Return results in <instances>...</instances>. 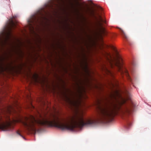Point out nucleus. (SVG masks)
Segmentation results:
<instances>
[{"instance_id": "1", "label": "nucleus", "mask_w": 151, "mask_h": 151, "mask_svg": "<svg viewBox=\"0 0 151 151\" xmlns=\"http://www.w3.org/2000/svg\"><path fill=\"white\" fill-rule=\"evenodd\" d=\"M40 118L36 119L30 115L19 119L18 122L21 123L28 131L34 130L42 126L54 127L62 130H73L77 127L91 125L95 121L90 118H84L82 113L70 116L66 119H60L59 116L52 113L44 114L43 116L39 115Z\"/></svg>"}, {"instance_id": "2", "label": "nucleus", "mask_w": 151, "mask_h": 151, "mask_svg": "<svg viewBox=\"0 0 151 151\" xmlns=\"http://www.w3.org/2000/svg\"><path fill=\"white\" fill-rule=\"evenodd\" d=\"M109 97L111 101L108 105H97V121H111L116 115H127L134 107L133 103L129 104L127 102V100L130 99V94L127 90L125 91L124 97H123L119 92L116 91L111 93Z\"/></svg>"}, {"instance_id": "3", "label": "nucleus", "mask_w": 151, "mask_h": 151, "mask_svg": "<svg viewBox=\"0 0 151 151\" xmlns=\"http://www.w3.org/2000/svg\"><path fill=\"white\" fill-rule=\"evenodd\" d=\"M18 16V14H16L13 16L10 17L8 20L9 22V24L6 29V26H4L1 31L0 32V41L6 44H9V42L14 37L12 34V29L16 26V23L13 20L14 18H16Z\"/></svg>"}, {"instance_id": "4", "label": "nucleus", "mask_w": 151, "mask_h": 151, "mask_svg": "<svg viewBox=\"0 0 151 151\" xmlns=\"http://www.w3.org/2000/svg\"><path fill=\"white\" fill-rule=\"evenodd\" d=\"M114 64L116 65L118 69L122 73H124L129 75L131 74H134L135 73V67L136 64L134 58H132L131 63V66L128 68L123 66L122 64V59L118 52L116 50V54L115 57L112 60Z\"/></svg>"}, {"instance_id": "5", "label": "nucleus", "mask_w": 151, "mask_h": 151, "mask_svg": "<svg viewBox=\"0 0 151 151\" xmlns=\"http://www.w3.org/2000/svg\"><path fill=\"white\" fill-rule=\"evenodd\" d=\"M72 95L71 96H66V101L72 108L74 107L76 110H77L80 104L79 100L77 95Z\"/></svg>"}, {"instance_id": "6", "label": "nucleus", "mask_w": 151, "mask_h": 151, "mask_svg": "<svg viewBox=\"0 0 151 151\" xmlns=\"http://www.w3.org/2000/svg\"><path fill=\"white\" fill-rule=\"evenodd\" d=\"M11 126V121L9 117L0 116V129L4 130Z\"/></svg>"}, {"instance_id": "7", "label": "nucleus", "mask_w": 151, "mask_h": 151, "mask_svg": "<svg viewBox=\"0 0 151 151\" xmlns=\"http://www.w3.org/2000/svg\"><path fill=\"white\" fill-rule=\"evenodd\" d=\"M71 77H72V78L73 79H75V80H78V79H80L81 80H80V81H81V82H80L81 83V84H83L84 85L90 86L91 85V83L90 82V80L91 79V78H88L87 77H88V76H84V77H85L84 78H81L79 79L78 78H77L76 77H77V76H71Z\"/></svg>"}, {"instance_id": "8", "label": "nucleus", "mask_w": 151, "mask_h": 151, "mask_svg": "<svg viewBox=\"0 0 151 151\" xmlns=\"http://www.w3.org/2000/svg\"><path fill=\"white\" fill-rule=\"evenodd\" d=\"M26 79L30 80V82L32 83H37L40 82L41 78L39 77L40 76H26Z\"/></svg>"}, {"instance_id": "9", "label": "nucleus", "mask_w": 151, "mask_h": 151, "mask_svg": "<svg viewBox=\"0 0 151 151\" xmlns=\"http://www.w3.org/2000/svg\"><path fill=\"white\" fill-rule=\"evenodd\" d=\"M121 30V34L123 38L125 39H127L128 37L126 35L124 31L121 28H119Z\"/></svg>"}, {"instance_id": "10", "label": "nucleus", "mask_w": 151, "mask_h": 151, "mask_svg": "<svg viewBox=\"0 0 151 151\" xmlns=\"http://www.w3.org/2000/svg\"><path fill=\"white\" fill-rule=\"evenodd\" d=\"M5 44H6V43L3 42L1 41H0V45H3Z\"/></svg>"}, {"instance_id": "11", "label": "nucleus", "mask_w": 151, "mask_h": 151, "mask_svg": "<svg viewBox=\"0 0 151 151\" xmlns=\"http://www.w3.org/2000/svg\"><path fill=\"white\" fill-rule=\"evenodd\" d=\"M17 134L19 135L20 136L23 137L20 133L18 132H17Z\"/></svg>"}, {"instance_id": "12", "label": "nucleus", "mask_w": 151, "mask_h": 151, "mask_svg": "<svg viewBox=\"0 0 151 151\" xmlns=\"http://www.w3.org/2000/svg\"><path fill=\"white\" fill-rule=\"evenodd\" d=\"M58 78V79H59L61 80V81H62V82H63V83H64V82L63 80H62V79H61L60 78Z\"/></svg>"}, {"instance_id": "13", "label": "nucleus", "mask_w": 151, "mask_h": 151, "mask_svg": "<svg viewBox=\"0 0 151 151\" xmlns=\"http://www.w3.org/2000/svg\"><path fill=\"white\" fill-rule=\"evenodd\" d=\"M128 43L129 44H131V43H130V42L129 41L128 42Z\"/></svg>"}, {"instance_id": "14", "label": "nucleus", "mask_w": 151, "mask_h": 151, "mask_svg": "<svg viewBox=\"0 0 151 151\" xmlns=\"http://www.w3.org/2000/svg\"><path fill=\"white\" fill-rule=\"evenodd\" d=\"M31 106L32 107H33V108H34V106H33V105L31 104Z\"/></svg>"}, {"instance_id": "15", "label": "nucleus", "mask_w": 151, "mask_h": 151, "mask_svg": "<svg viewBox=\"0 0 151 151\" xmlns=\"http://www.w3.org/2000/svg\"><path fill=\"white\" fill-rule=\"evenodd\" d=\"M88 1H91V0H88Z\"/></svg>"}, {"instance_id": "16", "label": "nucleus", "mask_w": 151, "mask_h": 151, "mask_svg": "<svg viewBox=\"0 0 151 151\" xmlns=\"http://www.w3.org/2000/svg\"><path fill=\"white\" fill-rule=\"evenodd\" d=\"M34 76H35V75H34Z\"/></svg>"}]
</instances>
